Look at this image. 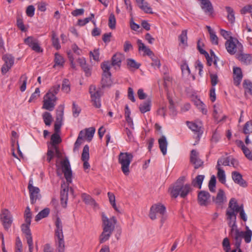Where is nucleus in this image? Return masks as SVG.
<instances>
[{"label":"nucleus","instance_id":"44","mask_svg":"<svg viewBox=\"0 0 252 252\" xmlns=\"http://www.w3.org/2000/svg\"><path fill=\"white\" fill-rule=\"evenodd\" d=\"M216 178L215 175L211 177L209 182L208 187L211 192H214L216 191Z\"/></svg>","mask_w":252,"mask_h":252},{"label":"nucleus","instance_id":"38","mask_svg":"<svg viewBox=\"0 0 252 252\" xmlns=\"http://www.w3.org/2000/svg\"><path fill=\"white\" fill-rule=\"evenodd\" d=\"M85 136L88 142H90L94 137L95 129L93 127H91L85 129Z\"/></svg>","mask_w":252,"mask_h":252},{"label":"nucleus","instance_id":"33","mask_svg":"<svg viewBox=\"0 0 252 252\" xmlns=\"http://www.w3.org/2000/svg\"><path fill=\"white\" fill-rule=\"evenodd\" d=\"M50 213L49 208H46L39 212L38 214L35 216V220L38 221L40 220L47 217Z\"/></svg>","mask_w":252,"mask_h":252},{"label":"nucleus","instance_id":"42","mask_svg":"<svg viewBox=\"0 0 252 252\" xmlns=\"http://www.w3.org/2000/svg\"><path fill=\"white\" fill-rule=\"evenodd\" d=\"M42 117L45 125L50 126L53 119L51 114L48 112H45L43 114Z\"/></svg>","mask_w":252,"mask_h":252},{"label":"nucleus","instance_id":"11","mask_svg":"<svg viewBox=\"0 0 252 252\" xmlns=\"http://www.w3.org/2000/svg\"><path fill=\"white\" fill-rule=\"evenodd\" d=\"M110 63L109 62H104L101 64V68L103 70L102 76V84L103 87L109 86L111 84L110 77L111 73L110 72Z\"/></svg>","mask_w":252,"mask_h":252},{"label":"nucleus","instance_id":"62","mask_svg":"<svg viewBox=\"0 0 252 252\" xmlns=\"http://www.w3.org/2000/svg\"><path fill=\"white\" fill-rule=\"evenodd\" d=\"M90 57L96 61L99 60V53L98 49H94L93 52H90Z\"/></svg>","mask_w":252,"mask_h":252},{"label":"nucleus","instance_id":"5","mask_svg":"<svg viewBox=\"0 0 252 252\" xmlns=\"http://www.w3.org/2000/svg\"><path fill=\"white\" fill-rule=\"evenodd\" d=\"M103 231L99 237V242L103 243L108 240L115 229L117 220L115 217L109 219L104 213H102Z\"/></svg>","mask_w":252,"mask_h":252},{"label":"nucleus","instance_id":"49","mask_svg":"<svg viewBox=\"0 0 252 252\" xmlns=\"http://www.w3.org/2000/svg\"><path fill=\"white\" fill-rule=\"evenodd\" d=\"M187 31L184 30L182 32L181 34L179 36V40L180 43L184 45H187Z\"/></svg>","mask_w":252,"mask_h":252},{"label":"nucleus","instance_id":"30","mask_svg":"<svg viewBox=\"0 0 252 252\" xmlns=\"http://www.w3.org/2000/svg\"><path fill=\"white\" fill-rule=\"evenodd\" d=\"M225 9L227 13V18L231 24H233L235 21V13L233 9L230 6H226Z\"/></svg>","mask_w":252,"mask_h":252},{"label":"nucleus","instance_id":"18","mask_svg":"<svg viewBox=\"0 0 252 252\" xmlns=\"http://www.w3.org/2000/svg\"><path fill=\"white\" fill-rule=\"evenodd\" d=\"M243 78L241 69L238 67L233 68V81L234 84L237 86L240 84Z\"/></svg>","mask_w":252,"mask_h":252},{"label":"nucleus","instance_id":"15","mask_svg":"<svg viewBox=\"0 0 252 252\" xmlns=\"http://www.w3.org/2000/svg\"><path fill=\"white\" fill-rule=\"evenodd\" d=\"M25 44L30 47L32 50L37 53L42 52L43 50L40 47L37 40L32 36H29L24 40Z\"/></svg>","mask_w":252,"mask_h":252},{"label":"nucleus","instance_id":"60","mask_svg":"<svg viewBox=\"0 0 252 252\" xmlns=\"http://www.w3.org/2000/svg\"><path fill=\"white\" fill-rule=\"evenodd\" d=\"M34 7L33 5H31L27 7L26 12L27 16L30 17H32L34 14Z\"/></svg>","mask_w":252,"mask_h":252},{"label":"nucleus","instance_id":"59","mask_svg":"<svg viewBox=\"0 0 252 252\" xmlns=\"http://www.w3.org/2000/svg\"><path fill=\"white\" fill-rule=\"evenodd\" d=\"M181 68L183 73H187L188 75L190 74V70L187 63L185 62L181 65Z\"/></svg>","mask_w":252,"mask_h":252},{"label":"nucleus","instance_id":"26","mask_svg":"<svg viewBox=\"0 0 252 252\" xmlns=\"http://www.w3.org/2000/svg\"><path fill=\"white\" fill-rule=\"evenodd\" d=\"M238 59L242 63L247 65L252 62V55L247 54H240L238 57Z\"/></svg>","mask_w":252,"mask_h":252},{"label":"nucleus","instance_id":"35","mask_svg":"<svg viewBox=\"0 0 252 252\" xmlns=\"http://www.w3.org/2000/svg\"><path fill=\"white\" fill-rule=\"evenodd\" d=\"M218 170L217 176L219 181L225 184L226 182V176L224 171L221 168L216 167Z\"/></svg>","mask_w":252,"mask_h":252},{"label":"nucleus","instance_id":"13","mask_svg":"<svg viewBox=\"0 0 252 252\" xmlns=\"http://www.w3.org/2000/svg\"><path fill=\"white\" fill-rule=\"evenodd\" d=\"M0 219L4 228L6 230L8 229L12 222V219L10 212L7 209H3L0 215Z\"/></svg>","mask_w":252,"mask_h":252},{"label":"nucleus","instance_id":"37","mask_svg":"<svg viewBox=\"0 0 252 252\" xmlns=\"http://www.w3.org/2000/svg\"><path fill=\"white\" fill-rule=\"evenodd\" d=\"M230 158L229 157L227 158H219L217 162V165L216 167L221 168L220 165H222L224 166H230Z\"/></svg>","mask_w":252,"mask_h":252},{"label":"nucleus","instance_id":"1","mask_svg":"<svg viewBox=\"0 0 252 252\" xmlns=\"http://www.w3.org/2000/svg\"><path fill=\"white\" fill-rule=\"evenodd\" d=\"M61 165L64 177L66 180V183L63 182L62 184L61 190V203L63 207L65 208L68 200V186L72 182V173L69 161L67 158L61 161Z\"/></svg>","mask_w":252,"mask_h":252},{"label":"nucleus","instance_id":"6","mask_svg":"<svg viewBox=\"0 0 252 252\" xmlns=\"http://www.w3.org/2000/svg\"><path fill=\"white\" fill-rule=\"evenodd\" d=\"M55 239L57 249L59 252L64 250V236L63 231V224L61 219L57 218L55 221Z\"/></svg>","mask_w":252,"mask_h":252},{"label":"nucleus","instance_id":"21","mask_svg":"<svg viewBox=\"0 0 252 252\" xmlns=\"http://www.w3.org/2000/svg\"><path fill=\"white\" fill-rule=\"evenodd\" d=\"M159 149L163 155H165L167 153V147L168 142L166 137L162 135L158 140Z\"/></svg>","mask_w":252,"mask_h":252},{"label":"nucleus","instance_id":"10","mask_svg":"<svg viewBox=\"0 0 252 252\" xmlns=\"http://www.w3.org/2000/svg\"><path fill=\"white\" fill-rule=\"evenodd\" d=\"M225 45L227 51L230 55H234L238 50L241 51L243 49L242 44L237 39L232 37L225 42Z\"/></svg>","mask_w":252,"mask_h":252},{"label":"nucleus","instance_id":"20","mask_svg":"<svg viewBox=\"0 0 252 252\" xmlns=\"http://www.w3.org/2000/svg\"><path fill=\"white\" fill-rule=\"evenodd\" d=\"M187 125L190 129L195 132L197 134L198 138H200V136L203 133L201 126L197 125L195 123L189 121L187 122Z\"/></svg>","mask_w":252,"mask_h":252},{"label":"nucleus","instance_id":"29","mask_svg":"<svg viewBox=\"0 0 252 252\" xmlns=\"http://www.w3.org/2000/svg\"><path fill=\"white\" fill-rule=\"evenodd\" d=\"M78 63H79L80 65L81 66L82 69L85 72L87 76H89L91 75V71L90 70L89 68L86 64V61L84 58H80L77 60Z\"/></svg>","mask_w":252,"mask_h":252},{"label":"nucleus","instance_id":"54","mask_svg":"<svg viewBox=\"0 0 252 252\" xmlns=\"http://www.w3.org/2000/svg\"><path fill=\"white\" fill-rule=\"evenodd\" d=\"M243 132L245 134L252 133V121L248 122L245 124Z\"/></svg>","mask_w":252,"mask_h":252},{"label":"nucleus","instance_id":"8","mask_svg":"<svg viewBox=\"0 0 252 252\" xmlns=\"http://www.w3.org/2000/svg\"><path fill=\"white\" fill-rule=\"evenodd\" d=\"M166 213L165 207L161 204H155L151 207L149 217L154 220L157 218V215L161 217V222L163 223L166 220L165 216Z\"/></svg>","mask_w":252,"mask_h":252},{"label":"nucleus","instance_id":"46","mask_svg":"<svg viewBox=\"0 0 252 252\" xmlns=\"http://www.w3.org/2000/svg\"><path fill=\"white\" fill-rule=\"evenodd\" d=\"M204 46L203 43L201 41V39H198L197 41V48L201 54L204 55L205 58L209 57V54L203 49Z\"/></svg>","mask_w":252,"mask_h":252},{"label":"nucleus","instance_id":"22","mask_svg":"<svg viewBox=\"0 0 252 252\" xmlns=\"http://www.w3.org/2000/svg\"><path fill=\"white\" fill-rule=\"evenodd\" d=\"M124 58V56L122 54L119 53L115 54L112 58L111 65L114 66L120 67Z\"/></svg>","mask_w":252,"mask_h":252},{"label":"nucleus","instance_id":"36","mask_svg":"<svg viewBox=\"0 0 252 252\" xmlns=\"http://www.w3.org/2000/svg\"><path fill=\"white\" fill-rule=\"evenodd\" d=\"M204 178L205 176L204 175H199L197 176L195 179L192 182V185L194 187L197 186L198 188L200 189Z\"/></svg>","mask_w":252,"mask_h":252},{"label":"nucleus","instance_id":"40","mask_svg":"<svg viewBox=\"0 0 252 252\" xmlns=\"http://www.w3.org/2000/svg\"><path fill=\"white\" fill-rule=\"evenodd\" d=\"M52 45L57 50L61 48V45L59 43V39L57 34L54 32H52Z\"/></svg>","mask_w":252,"mask_h":252},{"label":"nucleus","instance_id":"27","mask_svg":"<svg viewBox=\"0 0 252 252\" xmlns=\"http://www.w3.org/2000/svg\"><path fill=\"white\" fill-rule=\"evenodd\" d=\"M137 43L138 45V49L139 51H143L146 55L149 56L154 55L153 53L151 50V49L149 48L146 47L142 42L141 40L138 39L137 41Z\"/></svg>","mask_w":252,"mask_h":252},{"label":"nucleus","instance_id":"2","mask_svg":"<svg viewBox=\"0 0 252 252\" xmlns=\"http://www.w3.org/2000/svg\"><path fill=\"white\" fill-rule=\"evenodd\" d=\"M229 236L234 240L235 248L231 252H242L240 249L242 238L244 239L246 243L251 242L252 237V231L248 226H246V231L229 230Z\"/></svg>","mask_w":252,"mask_h":252},{"label":"nucleus","instance_id":"9","mask_svg":"<svg viewBox=\"0 0 252 252\" xmlns=\"http://www.w3.org/2000/svg\"><path fill=\"white\" fill-rule=\"evenodd\" d=\"M89 93L93 105L96 108H100L101 107L100 97L102 94L101 89L92 85L89 88Z\"/></svg>","mask_w":252,"mask_h":252},{"label":"nucleus","instance_id":"24","mask_svg":"<svg viewBox=\"0 0 252 252\" xmlns=\"http://www.w3.org/2000/svg\"><path fill=\"white\" fill-rule=\"evenodd\" d=\"M213 117L218 122L221 121L225 117V116L221 115V110L216 105L214 106Z\"/></svg>","mask_w":252,"mask_h":252},{"label":"nucleus","instance_id":"32","mask_svg":"<svg viewBox=\"0 0 252 252\" xmlns=\"http://www.w3.org/2000/svg\"><path fill=\"white\" fill-rule=\"evenodd\" d=\"M43 102L42 108L49 111H52L56 105L55 102L46 98H44Z\"/></svg>","mask_w":252,"mask_h":252},{"label":"nucleus","instance_id":"17","mask_svg":"<svg viewBox=\"0 0 252 252\" xmlns=\"http://www.w3.org/2000/svg\"><path fill=\"white\" fill-rule=\"evenodd\" d=\"M232 178L235 183L238 184L241 187L245 188L247 187V182L243 179L242 175L237 171L232 172Z\"/></svg>","mask_w":252,"mask_h":252},{"label":"nucleus","instance_id":"47","mask_svg":"<svg viewBox=\"0 0 252 252\" xmlns=\"http://www.w3.org/2000/svg\"><path fill=\"white\" fill-rule=\"evenodd\" d=\"M63 108L60 107L57 110L56 122L58 123H63Z\"/></svg>","mask_w":252,"mask_h":252},{"label":"nucleus","instance_id":"7","mask_svg":"<svg viewBox=\"0 0 252 252\" xmlns=\"http://www.w3.org/2000/svg\"><path fill=\"white\" fill-rule=\"evenodd\" d=\"M133 158V155L128 152H121L118 156V162L121 165L122 171L126 176L129 174V165Z\"/></svg>","mask_w":252,"mask_h":252},{"label":"nucleus","instance_id":"4","mask_svg":"<svg viewBox=\"0 0 252 252\" xmlns=\"http://www.w3.org/2000/svg\"><path fill=\"white\" fill-rule=\"evenodd\" d=\"M185 178L180 177L177 181L169 188V192L172 197L177 198L179 195L182 198L186 197L191 191L189 184H184Z\"/></svg>","mask_w":252,"mask_h":252},{"label":"nucleus","instance_id":"39","mask_svg":"<svg viewBox=\"0 0 252 252\" xmlns=\"http://www.w3.org/2000/svg\"><path fill=\"white\" fill-rule=\"evenodd\" d=\"M84 134V132L83 130L80 131L78 138L75 142L73 151H75L78 150L80 146L83 142V137Z\"/></svg>","mask_w":252,"mask_h":252},{"label":"nucleus","instance_id":"58","mask_svg":"<svg viewBox=\"0 0 252 252\" xmlns=\"http://www.w3.org/2000/svg\"><path fill=\"white\" fill-rule=\"evenodd\" d=\"M195 67L196 69L199 70L198 74L200 76L202 77L203 75V65L199 60H197L195 62Z\"/></svg>","mask_w":252,"mask_h":252},{"label":"nucleus","instance_id":"25","mask_svg":"<svg viewBox=\"0 0 252 252\" xmlns=\"http://www.w3.org/2000/svg\"><path fill=\"white\" fill-rule=\"evenodd\" d=\"M151 107V100L148 98L145 101L140 104L139 108L142 113H145L150 111Z\"/></svg>","mask_w":252,"mask_h":252},{"label":"nucleus","instance_id":"57","mask_svg":"<svg viewBox=\"0 0 252 252\" xmlns=\"http://www.w3.org/2000/svg\"><path fill=\"white\" fill-rule=\"evenodd\" d=\"M40 96V90L38 88L35 89V92L32 93L29 100V102L33 101Z\"/></svg>","mask_w":252,"mask_h":252},{"label":"nucleus","instance_id":"23","mask_svg":"<svg viewBox=\"0 0 252 252\" xmlns=\"http://www.w3.org/2000/svg\"><path fill=\"white\" fill-rule=\"evenodd\" d=\"M138 6L147 13H153L152 8L144 0H136Z\"/></svg>","mask_w":252,"mask_h":252},{"label":"nucleus","instance_id":"53","mask_svg":"<svg viewBox=\"0 0 252 252\" xmlns=\"http://www.w3.org/2000/svg\"><path fill=\"white\" fill-rule=\"evenodd\" d=\"M28 77L27 75L24 74H23L20 77V81L22 82V84L20 87V90L21 92H24L26 89V85Z\"/></svg>","mask_w":252,"mask_h":252},{"label":"nucleus","instance_id":"28","mask_svg":"<svg viewBox=\"0 0 252 252\" xmlns=\"http://www.w3.org/2000/svg\"><path fill=\"white\" fill-rule=\"evenodd\" d=\"M31 223H26L22 224L21 225V230L23 233L26 235L27 240L29 239H32V233L30 229Z\"/></svg>","mask_w":252,"mask_h":252},{"label":"nucleus","instance_id":"50","mask_svg":"<svg viewBox=\"0 0 252 252\" xmlns=\"http://www.w3.org/2000/svg\"><path fill=\"white\" fill-rule=\"evenodd\" d=\"M243 85L246 92L252 95V82L249 80H245Z\"/></svg>","mask_w":252,"mask_h":252},{"label":"nucleus","instance_id":"41","mask_svg":"<svg viewBox=\"0 0 252 252\" xmlns=\"http://www.w3.org/2000/svg\"><path fill=\"white\" fill-rule=\"evenodd\" d=\"M61 139L60 135L56 133L53 134L51 137V144L52 147L57 146V144L61 142Z\"/></svg>","mask_w":252,"mask_h":252},{"label":"nucleus","instance_id":"31","mask_svg":"<svg viewBox=\"0 0 252 252\" xmlns=\"http://www.w3.org/2000/svg\"><path fill=\"white\" fill-rule=\"evenodd\" d=\"M225 197L224 196V192L221 189H219L216 198H213L214 202L218 205L223 203Z\"/></svg>","mask_w":252,"mask_h":252},{"label":"nucleus","instance_id":"63","mask_svg":"<svg viewBox=\"0 0 252 252\" xmlns=\"http://www.w3.org/2000/svg\"><path fill=\"white\" fill-rule=\"evenodd\" d=\"M211 82L212 87H214L218 83V77L216 74L210 73Z\"/></svg>","mask_w":252,"mask_h":252},{"label":"nucleus","instance_id":"55","mask_svg":"<svg viewBox=\"0 0 252 252\" xmlns=\"http://www.w3.org/2000/svg\"><path fill=\"white\" fill-rule=\"evenodd\" d=\"M108 26L111 29H114L116 27V19L113 14H111L109 16Z\"/></svg>","mask_w":252,"mask_h":252},{"label":"nucleus","instance_id":"43","mask_svg":"<svg viewBox=\"0 0 252 252\" xmlns=\"http://www.w3.org/2000/svg\"><path fill=\"white\" fill-rule=\"evenodd\" d=\"M89 147L88 145H86L83 149V152L81 155V160H89Z\"/></svg>","mask_w":252,"mask_h":252},{"label":"nucleus","instance_id":"51","mask_svg":"<svg viewBox=\"0 0 252 252\" xmlns=\"http://www.w3.org/2000/svg\"><path fill=\"white\" fill-rule=\"evenodd\" d=\"M81 109L75 102L72 103V115L74 118H77L79 115Z\"/></svg>","mask_w":252,"mask_h":252},{"label":"nucleus","instance_id":"52","mask_svg":"<svg viewBox=\"0 0 252 252\" xmlns=\"http://www.w3.org/2000/svg\"><path fill=\"white\" fill-rule=\"evenodd\" d=\"M62 90L66 93L69 92L70 90V83L68 79H63L62 83Z\"/></svg>","mask_w":252,"mask_h":252},{"label":"nucleus","instance_id":"45","mask_svg":"<svg viewBox=\"0 0 252 252\" xmlns=\"http://www.w3.org/2000/svg\"><path fill=\"white\" fill-rule=\"evenodd\" d=\"M54 61L55 63V65L63 66L64 63L63 58L58 53L55 54Z\"/></svg>","mask_w":252,"mask_h":252},{"label":"nucleus","instance_id":"19","mask_svg":"<svg viewBox=\"0 0 252 252\" xmlns=\"http://www.w3.org/2000/svg\"><path fill=\"white\" fill-rule=\"evenodd\" d=\"M201 7L205 13L211 15L214 11L213 6L209 0H200Z\"/></svg>","mask_w":252,"mask_h":252},{"label":"nucleus","instance_id":"3","mask_svg":"<svg viewBox=\"0 0 252 252\" xmlns=\"http://www.w3.org/2000/svg\"><path fill=\"white\" fill-rule=\"evenodd\" d=\"M241 209V205H239L237 200L231 198L228 204V207L226 211V215L228 220V225L230 230H240L236 223V215Z\"/></svg>","mask_w":252,"mask_h":252},{"label":"nucleus","instance_id":"61","mask_svg":"<svg viewBox=\"0 0 252 252\" xmlns=\"http://www.w3.org/2000/svg\"><path fill=\"white\" fill-rule=\"evenodd\" d=\"M125 132L126 134L127 139L126 140L129 142H132L134 140V136L133 135L132 131L128 128L125 129Z\"/></svg>","mask_w":252,"mask_h":252},{"label":"nucleus","instance_id":"14","mask_svg":"<svg viewBox=\"0 0 252 252\" xmlns=\"http://www.w3.org/2000/svg\"><path fill=\"white\" fill-rule=\"evenodd\" d=\"M190 162L194 165V168L197 169L203 165V161L199 158V153L195 150H192L190 155Z\"/></svg>","mask_w":252,"mask_h":252},{"label":"nucleus","instance_id":"64","mask_svg":"<svg viewBox=\"0 0 252 252\" xmlns=\"http://www.w3.org/2000/svg\"><path fill=\"white\" fill-rule=\"evenodd\" d=\"M83 199L84 201L85 202V203L90 204H95V202L94 200L89 195H87L86 194H84L83 195Z\"/></svg>","mask_w":252,"mask_h":252},{"label":"nucleus","instance_id":"34","mask_svg":"<svg viewBox=\"0 0 252 252\" xmlns=\"http://www.w3.org/2000/svg\"><path fill=\"white\" fill-rule=\"evenodd\" d=\"M2 60L5 64L12 67L14 64V58L10 54H5L3 56Z\"/></svg>","mask_w":252,"mask_h":252},{"label":"nucleus","instance_id":"16","mask_svg":"<svg viewBox=\"0 0 252 252\" xmlns=\"http://www.w3.org/2000/svg\"><path fill=\"white\" fill-rule=\"evenodd\" d=\"M210 198V194L208 191L201 190L198 193V201L201 206L207 205Z\"/></svg>","mask_w":252,"mask_h":252},{"label":"nucleus","instance_id":"56","mask_svg":"<svg viewBox=\"0 0 252 252\" xmlns=\"http://www.w3.org/2000/svg\"><path fill=\"white\" fill-rule=\"evenodd\" d=\"M127 64L129 67L135 69H138L140 66V64L138 63L135 60L131 59L127 60Z\"/></svg>","mask_w":252,"mask_h":252},{"label":"nucleus","instance_id":"48","mask_svg":"<svg viewBox=\"0 0 252 252\" xmlns=\"http://www.w3.org/2000/svg\"><path fill=\"white\" fill-rule=\"evenodd\" d=\"M32 218V214L31 210L29 206L26 207L24 213V218L26 223H31V219Z\"/></svg>","mask_w":252,"mask_h":252},{"label":"nucleus","instance_id":"12","mask_svg":"<svg viewBox=\"0 0 252 252\" xmlns=\"http://www.w3.org/2000/svg\"><path fill=\"white\" fill-rule=\"evenodd\" d=\"M28 189L30 192L31 202L32 204H34L37 200L40 199L41 195L39 193V189L33 186V180L32 179H30Z\"/></svg>","mask_w":252,"mask_h":252}]
</instances>
